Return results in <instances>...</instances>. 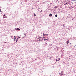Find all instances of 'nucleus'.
I'll return each instance as SVG.
<instances>
[{"label":"nucleus","instance_id":"1","mask_svg":"<svg viewBox=\"0 0 76 76\" xmlns=\"http://www.w3.org/2000/svg\"><path fill=\"white\" fill-rule=\"evenodd\" d=\"M45 38V37H44L43 38L42 37H39V38H38L39 40H38V41H42L43 40V39L44 38Z\"/></svg>","mask_w":76,"mask_h":76},{"label":"nucleus","instance_id":"2","mask_svg":"<svg viewBox=\"0 0 76 76\" xmlns=\"http://www.w3.org/2000/svg\"><path fill=\"white\" fill-rule=\"evenodd\" d=\"M59 75L60 76H63V75H64L63 74V72L61 71V73H59Z\"/></svg>","mask_w":76,"mask_h":76},{"label":"nucleus","instance_id":"3","mask_svg":"<svg viewBox=\"0 0 76 76\" xmlns=\"http://www.w3.org/2000/svg\"><path fill=\"white\" fill-rule=\"evenodd\" d=\"M44 39V40L45 41H46V42H47V41L49 39L47 38H45V39Z\"/></svg>","mask_w":76,"mask_h":76},{"label":"nucleus","instance_id":"4","mask_svg":"<svg viewBox=\"0 0 76 76\" xmlns=\"http://www.w3.org/2000/svg\"><path fill=\"white\" fill-rule=\"evenodd\" d=\"M3 18H7V17H6V15L5 14H4V15H3Z\"/></svg>","mask_w":76,"mask_h":76},{"label":"nucleus","instance_id":"5","mask_svg":"<svg viewBox=\"0 0 76 76\" xmlns=\"http://www.w3.org/2000/svg\"><path fill=\"white\" fill-rule=\"evenodd\" d=\"M49 16L50 17H51L52 16V14H50L49 15Z\"/></svg>","mask_w":76,"mask_h":76},{"label":"nucleus","instance_id":"6","mask_svg":"<svg viewBox=\"0 0 76 76\" xmlns=\"http://www.w3.org/2000/svg\"><path fill=\"white\" fill-rule=\"evenodd\" d=\"M69 42H70L69 41H67V45H68V44H69Z\"/></svg>","mask_w":76,"mask_h":76},{"label":"nucleus","instance_id":"7","mask_svg":"<svg viewBox=\"0 0 76 76\" xmlns=\"http://www.w3.org/2000/svg\"><path fill=\"white\" fill-rule=\"evenodd\" d=\"M45 35H47V34H44V33L43 34V36H45Z\"/></svg>","mask_w":76,"mask_h":76},{"label":"nucleus","instance_id":"8","mask_svg":"<svg viewBox=\"0 0 76 76\" xmlns=\"http://www.w3.org/2000/svg\"><path fill=\"white\" fill-rule=\"evenodd\" d=\"M17 29L18 31H19V30H20V29L19 28H17Z\"/></svg>","mask_w":76,"mask_h":76},{"label":"nucleus","instance_id":"9","mask_svg":"<svg viewBox=\"0 0 76 76\" xmlns=\"http://www.w3.org/2000/svg\"><path fill=\"white\" fill-rule=\"evenodd\" d=\"M11 37L12 38V39H13V36H11Z\"/></svg>","mask_w":76,"mask_h":76},{"label":"nucleus","instance_id":"10","mask_svg":"<svg viewBox=\"0 0 76 76\" xmlns=\"http://www.w3.org/2000/svg\"><path fill=\"white\" fill-rule=\"evenodd\" d=\"M36 16V15L35 14H34V16Z\"/></svg>","mask_w":76,"mask_h":76},{"label":"nucleus","instance_id":"11","mask_svg":"<svg viewBox=\"0 0 76 76\" xmlns=\"http://www.w3.org/2000/svg\"><path fill=\"white\" fill-rule=\"evenodd\" d=\"M55 8H56V9H57V7L56 6L55 7Z\"/></svg>","mask_w":76,"mask_h":76},{"label":"nucleus","instance_id":"12","mask_svg":"<svg viewBox=\"0 0 76 76\" xmlns=\"http://www.w3.org/2000/svg\"><path fill=\"white\" fill-rule=\"evenodd\" d=\"M55 16L56 17H57V15H56Z\"/></svg>","mask_w":76,"mask_h":76},{"label":"nucleus","instance_id":"13","mask_svg":"<svg viewBox=\"0 0 76 76\" xmlns=\"http://www.w3.org/2000/svg\"><path fill=\"white\" fill-rule=\"evenodd\" d=\"M18 38L16 40V42H17L18 41Z\"/></svg>","mask_w":76,"mask_h":76},{"label":"nucleus","instance_id":"14","mask_svg":"<svg viewBox=\"0 0 76 76\" xmlns=\"http://www.w3.org/2000/svg\"><path fill=\"white\" fill-rule=\"evenodd\" d=\"M67 4V3H66L65 4H64V5H66V4Z\"/></svg>","mask_w":76,"mask_h":76},{"label":"nucleus","instance_id":"15","mask_svg":"<svg viewBox=\"0 0 76 76\" xmlns=\"http://www.w3.org/2000/svg\"><path fill=\"white\" fill-rule=\"evenodd\" d=\"M0 12H1V9H0Z\"/></svg>","mask_w":76,"mask_h":76},{"label":"nucleus","instance_id":"16","mask_svg":"<svg viewBox=\"0 0 76 76\" xmlns=\"http://www.w3.org/2000/svg\"><path fill=\"white\" fill-rule=\"evenodd\" d=\"M24 35H25V37H26V34H24Z\"/></svg>","mask_w":76,"mask_h":76},{"label":"nucleus","instance_id":"17","mask_svg":"<svg viewBox=\"0 0 76 76\" xmlns=\"http://www.w3.org/2000/svg\"><path fill=\"white\" fill-rule=\"evenodd\" d=\"M15 39H16V38H15V39H14V40H15Z\"/></svg>","mask_w":76,"mask_h":76},{"label":"nucleus","instance_id":"18","mask_svg":"<svg viewBox=\"0 0 76 76\" xmlns=\"http://www.w3.org/2000/svg\"><path fill=\"white\" fill-rule=\"evenodd\" d=\"M42 10L40 12H42Z\"/></svg>","mask_w":76,"mask_h":76},{"label":"nucleus","instance_id":"19","mask_svg":"<svg viewBox=\"0 0 76 76\" xmlns=\"http://www.w3.org/2000/svg\"><path fill=\"white\" fill-rule=\"evenodd\" d=\"M56 61H57V59H56Z\"/></svg>","mask_w":76,"mask_h":76},{"label":"nucleus","instance_id":"20","mask_svg":"<svg viewBox=\"0 0 76 76\" xmlns=\"http://www.w3.org/2000/svg\"><path fill=\"white\" fill-rule=\"evenodd\" d=\"M14 41H16V40H14Z\"/></svg>","mask_w":76,"mask_h":76},{"label":"nucleus","instance_id":"21","mask_svg":"<svg viewBox=\"0 0 76 76\" xmlns=\"http://www.w3.org/2000/svg\"><path fill=\"white\" fill-rule=\"evenodd\" d=\"M14 37H15V38H16V36H14Z\"/></svg>","mask_w":76,"mask_h":76},{"label":"nucleus","instance_id":"22","mask_svg":"<svg viewBox=\"0 0 76 76\" xmlns=\"http://www.w3.org/2000/svg\"><path fill=\"white\" fill-rule=\"evenodd\" d=\"M59 60H57V61H58Z\"/></svg>","mask_w":76,"mask_h":76},{"label":"nucleus","instance_id":"23","mask_svg":"<svg viewBox=\"0 0 76 76\" xmlns=\"http://www.w3.org/2000/svg\"><path fill=\"white\" fill-rule=\"evenodd\" d=\"M20 38V37H19V38Z\"/></svg>","mask_w":76,"mask_h":76},{"label":"nucleus","instance_id":"24","mask_svg":"<svg viewBox=\"0 0 76 76\" xmlns=\"http://www.w3.org/2000/svg\"><path fill=\"white\" fill-rule=\"evenodd\" d=\"M38 9H39V8Z\"/></svg>","mask_w":76,"mask_h":76},{"label":"nucleus","instance_id":"25","mask_svg":"<svg viewBox=\"0 0 76 76\" xmlns=\"http://www.w3.org/2000/svg\"><path fill=\"white\" fill-rule=\"evenodd\" d=\"M68 4H69V3H68Z\"/></svg>","mask_w":76,"mask_h":76}]
</instances>
